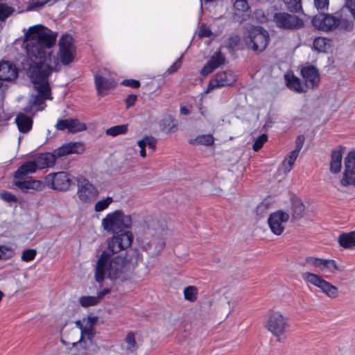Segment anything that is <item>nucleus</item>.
<instances>
[{
	"mask_svg": "<svg viewBox=\"0 0 355 355\" xmlns=\"http://www.w3.org/2000/svg\"><path fill=\"white\" fill-rule=\"evenodd\" d=\"M56 38V33L42 24L29 27L24 35L23 46L28 65L26 73L37 92L32 96V104L38 106L40 111L46 106V100L52 99L49 77L58 65L51 51Z\"/></svg>",
	"mask_w": 355,
	"mask_h": 355,
	"instance_id": "f257e3e1",
	"label": "nucleus"
},
{
	"mask_svg": "<svg viewBox=\"0 0 355 355\" xmlns=\"http://www.w3.org/2000/svg\"><path fill=\"white\" fill-rule=\"evenodd\" d=\"M133 240L130 231L115 233L107 243V248L102 252L94 266V278L102 283L107 277L111 280L126 279L128 263L125 258L113 255L130 247Z\"/></svg>",
	"mask_w": 355,
	"mask_h": 355,
	"instance_id": "f03ea898",
	"label": "nucleus"
},
{
	"mask_svg": "<svg viewBox=\"0 0 355 355\" xmlns=\"http://www.w3.org/2000/svg\"><path fill=\"white\" fill-rule=\"evenodd\" d=\"M168 230L154 218L147 219L137 237L139 247L152 256H158L164 250Z\"/></svg>",
	"mask_w": 355,
	"mask_h": 355,
	"instance_id": "7ed1b4c3",
	"label": "nucleus"
},
{
	"mask_svg": "<svg viewBox=\"0 0 355 355\" xmlns=\"http://www.w3.org/2000/svg\"><path fill=\"white\" fill-rule=\"evenodd\" d=\"M312 24L323 31L338 30L347 32L354 28L353 21L343 15V10L333 15L320 13L313 17Z\"/></svg>",
	"mask_w": 355,
	"mask_h": 355,
	"instance_id": "20e7f679",
	"label": "nucleus"
},
{
	"mask_svg": "<svg viewBox=\"0 0 355 355\" xmlns=\"http://www.w3.org/2000/svg\"><path fill=\"white\" fill-rule=\"evenodd\" d=\"M289 327L288 318L282 313L275 311H269L267 313L264 327L277 338V341L282 342L286 338Z\"/></svg>",
	"mask_w": 355,
	"mask_h": 355,
	"instance_id": "39448f33",
	"label": "nucleus"
},
{
	"mask_svg": "<svg viewBox=\"0 0 355 355\" xmlns=\"http://www.w3.org/2000/svg\"><path fill=\"white\" fill-rule=\"evenodd\" d=\"M132 225V218L129 215H125L121 210H115L107 214L102 219L101 226L104 230L116 233L125 231Z\"/></svg>",
	"mask_w": 355,
	"mask_h": 355,
	"instance_id": "423d86ee",
	"label": "nucleus"
},
{
	"mask_svg": "<svg viewBox=\"0 0 355 355\" xmlns=\"http://www.w3.org/2000/svg\"><path fill=\"white\" fill-rule=\"evenodd\" d=\"M245 38L248 47L255 52L264 51L269 42L268 31L261 26L251 27Z\"/></svg>",
	"mask_w": 355,
	"mask_h": 355,
	"instance_id": "0eeeda50",
	"label": "nucleus"
},
{
	"mask_svg": "<svg viewBox=\"0 0 355 355\" xmlns=\"http://www.w3.org/2000/svg\"><path fill=\"white\" fill-rule=\"evenodd\" d=\"M302 277L306 283L318 288L328 297L336 299L338 297V288L324 280L322 276L310 272H305L302 273Z\"/></svg>",
	"mask_w": 355,
	"mask_h": 355,
	"instance_id": "6e6552de",
	"label": "nucleus"
},
{
	"mask_svg": "<svg viewBox=\"0 0 355 355\" xmlns=\"http://www.w3.org/2000/svg\"><path fill=\"white\" fill-rule=\"evenodd\" d=\"M44 184L53 190L65 191L70 188L72 180L69 173L60 171L48 174L44 178Z\"/></svg>",
	"mask_w": 355,
	"mask_h": 355,
	"instance_id": "1a4fd4ad",
	"label": "nucleus"
},
{
	"mask_svg": "<svg viewBox=\"0 0 355 355\" xmlns=\"http://www.w3.org/2000/svg\"><path fill=\"white\" fill-rule=\"evenodd\" d=\"M273 21L278 28L285 30H296L304 26V21L302 19L285 12L275 13Z\"/></svg>",
	"mask_w": 355,
	"mask_h": 355,
	"instance_id": "9d476101",
	"label": "nucleus"
},
{
	"mask_svg": "<svg viewBox=\"0 0 355 355\" xmlns=\"http://www.w3.org/2000/svg\"><path fill=\"white\" fill-rule=\"evenodd\" d=\"M77 196L82 202H93L98 196L96 187L84 177L77 179Z\"/></svg>",
	"mask_w": 355,
	"mask_h": 355,
	"instance_id": "9b49d317",
	"label": "nucleus"
},
{
	"mask_svg": "<svg viewBox=\"0 0 355 355\" xmlns=\"http://www.w3.org/2000/svg\"><path fill=\"white\" fill-rule=\"evenodd\" d=\"M76 54V47L73 37L69 35H64L59 40V57L63 65L71 63Z\"/></svg>",
	"mask_w": 355,
	"mask_h": 355,
	"instance_id": "f8f14e48",
	"label": "nucleus"
},
{
	"mask_svg": "<svg viewBox=\"0 0 355 355\" xmlns=\"http://www.w3.org/2000/svg\"><path fill=\"white\" fill-rule=\"evenodd\" d=\"M288 219L289 214L282 210L271 213L268 218L270 230L274 234L280 236L284 232Z\"/></svg>",
	"mask_w": 355,
	"mask_h": 355,
	"instance_id": "ddd939ff",
	"label": "nucleus"
},
{
	"mask_svg": "<svg viewBox=\"0 0 355 355\" xmlns=\"http://www.w3.org/2000/svg\"><path fill=\"white\" fill-rule=\"evenodd\" d=\"M14 184L22 193H35L45 189V184L42 180L31 179H15Z\"/></svg>",
	"mask_w": 355,
	"mask_h": 355,
	"instance_id": "4468645a",
	"label": "nucleus"
},
{
	"mask_svg": "<svg viewBox=\"0 0 355 355\" xmlns=\"http://www.w3.org/2000/svg\"><path fill=\"white\" fill-rule=\"evenodd\" d=\"M98 321V318L96 316H89L84 319V324L80 321H77L76 325L80 329L81 338L79 340L80 344H82V340L84 338H87L90 342L92 341L96 332L94 330V325Z\"/></svg>",
	"mask_w": 355,
	"mask_h": 355,
	"instance_id": "2eb2a0df",
	"label": "nucleus"
},
{
	"mask_svg": "<svg viewBox=\"0 0 355 355\" xmlns=\"http://www.w3.org/2000/svg\"><path fill=\"white\" fill-rule=\"evenodd\" d=\"M94 78L98 96H105L116 87V83L112 78L105 77L99 73L94 74Z\"/></svg>",
	"mask_w": 355,
	"mask_h": 355,
	"instance_id": "dca6fc26",
	"label": "nucleus"
},
{
	"mask_svg": "<svg viewBox=\"0 0 355 355\" xmlns=\"http://www.w3.org/2000/svg\"><path fill=\"white\" fill-rule=\"evenodd\" d=\"M301 74L304 80V86L306 89H315L319 85L320 73L317 68L313 65L304 67L301 69Z\"/></svg>",
	"mask_w": 355,
	"mask_h": 355,
	"instance_id": "f3484780",
	"label": "nucleus"
},
{
	"mask_svg": "<svg viewBox=\"0 0 355 355\" xmlns=\"http://www.w3.org/2000/svg\"><path fill=\"white\" fill-rule=\"evenodd\" d=\"M234 81V76L231 71L218 72L210 80L207 89L209 91L215 88L231 85Z\"/></svg>",
	"mask_w": 355,
	"mask_h": 355,
	"instance_id": "a211bd4d",
	"label": "nucleus"
},
{
	"mask_svg": "<svg viewBox=\"0 0 355 355\" xmlns=\"http://www.w3.org/2000/svg\"><path fill=\"white\" fill-rule=\"evenodd\" d=\"M17 77L16 67L9 62H0V88L3 86V81H11Z\"/></svg>",
	"mask_w": 355,
	"mask_h": 355,
	"instance_id": "6ab92c4d",
	"label": "nucleus"
},
{
	"mask_svg": "<svg viewBox=\"0 0 355 355\" xmlns=\"http://www.w3.org/2000/svg\"><path fill=\"white\" fill-rule=\"evenodd\" d=\"M83 150L82 144L78 142H69L62 145L53 150L56 158L61 157L72 153H80Z\"/></svg>",
	"mask_w": 355,
	"mask_h": 355,
	"instance_id": "aec40b11",
	"label": "nucleus"
},
{
	"mask_svg": "<svg viewBox=\"0 0 355 355\" xmlns=\"http://www.w3.org/2000/svg\"><path fill=\"white\" fill-rule=\"evenodd\" d=\"M37 171V166L33 161H28L21 165L15 172L14 180L24 179L28 174Z\"/></svg>",
	"mask_w": 355,
	"mask_h": 355,
	"instance_id": "412c9836",
	"label": "nucleus"
},
{
	"mask_svg": "<svg viewBox=\"0 0 355 355\" xmlns=\"http://www.w3.org/2000/svg\"><path fill=\"white\" fill-rule=\"evenodd\" d=\"M15 123L19 131L21 133H28L33 127V119L24 113H19L15 118Z\"/></svg>",
	"mask_w": 355,
	"mask_h": 355,
	"instance_id": "4be33fe9",
	"label": "nucleus"
},
{
	"mask_svg": "<svg viewBox=\"0 0 355 355\" xmlns=\"http://www.w3.org/2000/svg\"><path fill=\"white\" fill-rule=\"evenodd\" d=\"M55 159L56 157L53 152L52 153H46L40 154L33 162L35 163L38 170L52 166L55 162Z\"/></svg>",
	"mask_w": 355,
	"mask_h": 355,
	"instance_id": "5701e85b",
	"label": "nucleus"
},
{
	"mask_svg": "<svg viewBox=\"0 0 355 355\" xmlns=\"http://www.w3.org/2000/svg\"><path fill=\"white\" fill-rule=\"evenodd\" d=\"M343 154L339 148L333 149L331 153V162L329 170L331 173L337 174L342 167Z\"/></svg>",
	"mask_w": 355,
	"mask_h": 355,
	"instance_id": "b1692460",
	"label": "nucleus"
},
{
	"mask_svg": "<svg viewBox=\"0 0 355 355\" xmlns=\"http://www.w3.org/2000/svg\"><path fill=\"white\" fill-rule=\"evenodd\" d=\"M286 83L287 87L297 93H304L307 92L304 84H302L299 78L294 75H286Z\"/></svg>",
	"mask_w": 355,
	"mask_h": 355,
	"instance_id": "393cba45",
	"label": "nucleus"
},
{
	"mask_svg": "<svg viewBox=\"0 0 355 355\" xmlns=\"http://www.w3.org/2000/svg\"><path fill=\"white\" fill-rule=\"evenodd\" d=\"M345 171L343 177L355 174V150L350 151L344 160Z\"/></svg>",
	"mask_w": 355,
	"mask_h": 355,
	"instance_id": "a878e982",
	"label": "nucleus"
},
{
	"mask_svg": "<svg viewBox=\"0 0 355 355\" xmlns=\"http://www.w3.org/2000/svg\"><path fill=\"white\" fill-rule=\"evenodd\" d=\"M340 246L346 249H355V232L343 233L338 237Z\"/></svg>",
	"mask_w": 355,
	"mask_h": 355,
	"instance_id": "bb28decb",
	"label": "nucleus"
},
{
	"mask_svg": "<svg viewBox=\"0 0 355 355\" xmlns=\"http://www.w3.org/2000/svg\"><path fill=\"white\" fill-rule=\"evenodd\" d=\"M51 0H28L26 3V7L19 10V12L40 11Z\"/></svg>",
	"mask_w": 355,
	"mask_h": 355,
	"instance_id": "cd10ccee",
	"label": "nucleus"
},
{
	"mask_svg": "<svg viewBox=\"0 0 355 355\" xmlns=\"http://www.w3.org/2000/svg\"><path fill=\"white\" fill-rule=\"evenodd\" d=\"M136 334L130 331L125 336L124 343L125 344V351L128 354H133L137 352L139 347V345L136 340Z\"/></svg>",
	"mask_w": 355,
	"mask_h": 355,
	"instance_id": "c85d7f7f",
	"label": "nucleus"
},
{
	"mask_svg": "<svg viewBox=\"0 0 355 355\" xmlns=\"http://www.w3.org/2000/svg\"><path fill=\"white\" fill-rule=\"evenodd\" d=\"M299 154L294 151H291L282 162V168L283 172L286 174L292 169Z\"/></svg>",
	"mask_w": 355,
	"mask_h": 355,
	"instance_id": "c756f323",
	"label": "nucleus"
},
{
	"mask_svg": "<svg viewBox=\"0 0 355 355\" xmlns=\"http://www.w3.org/2000/svg\"><path fill=\"white\" fill-rule=\"evenodd\" d=\"M214 143V138L210 134L198 135L195 139L189 140V144L192 145H204L209 146L213 145Z\"/></svg>",
	"mask_w": 355,
	"mask_h": 355,
	"instance_id": "7c9ffc66",
	"label": "nucleus"
},
{
	"mask_svg": "<svg viewBox=\"0 0 355 355\" xmlns=\"http://www.w3.org/2000/svg\"><path fill=\"white\" fill-rule=\"evenodd\" d=\"M319 270L324 272L333 274L339 269L336 261L333 259H322Z\"/></svg>",
	"mask_w": 355,
	"mask_h": 355,
	"instance_id": "2f4dec72",
	"label": "nucleus"
},
{
	"mask_svg": "<svg viewBox=\"0 0 355 355\" xmlns=\"http://www.w3.org/2000/svg\"><path fill=\"white\" fill-rule=\"evenodd\" d=\"M128 124L115 125L107 129L105 133L107 135L116 137L120 135L125 134L128 131Z\"/></svg>",
	"mask_w": 355,
	"mask_h": 355,
	"instance_id": "473e14b6",
	"label": "nucleus"
},
{
	"mask_svg": "<svg viewBox=\"0 0 355 355\" xmlns=\"http://www.w3.org/2000/svg\"><path fill=\"white\" fill-rule=\"evenodd\" d=\"M304 211V205L300 201H294L292 203V216L295 220L302 218Z\"/></svg>",
	"mask_w": 355,
	"mask_h": 355,
	"instance_id": "72a5a7b5",
	"label": "nucleus"
},
{
	"mask_svg": "<svg viewBox=\"0 0 355 355\" xmlns=\"http://www.w3.org/2000/svg\"><path fill=\"white\" fill-rule=\"evenodd\" d=\"M69 122L70 132L83 131L87 128V126L85 123L80 122L79 120L76 119L69 118Z\"/></svg>",
	"mask_w": 355,
	"mask_h": 355,
	"instance_id": "f704fd0d",
	"label": "nucleus"
},
{
	"mask_svg": "<svg viewBox=\"0 0 355 355\" xmlns=\"http://www.w3.org/2000/svg\"><path fill=\"white\" fill-rule=\"evenodd\" d=\"M112 202L113 198L112 197H107L103 200H98L94 205L95 211L101 212L107 209Z\"/></svg>",
	"mask_w": 355,
	"mask_h": 355,
	"instance_id": "c9c22d12",
	"label": "nucleus"
},
{
	"mask_svg": "<svg viewBox=\"0 0 355 355\" xmlns=\"http://www.w3.org/2000/svg\"><path fill=\"white\" fill-rule=\"evenodd\" d=\"M198 289L193 286H187L184 290V296L187 300L194 302L197 298Z\"/></svg>",
	"mask_w": 355,
	"mask_h": 355,
	"instance_id": "e433bc0d",
	"label": "nucleus"
},
{
	"mask_svg": "<svg viewBox=\"0 0 355 355\" xmlns=\"http://www.w3.org/2000/svg\"><path fill=\"white\" fill-rule=\"evenodd\" d=\"M79 302L83 307L95 306L99 302L96 296H82L80 297Z\"/></svg>",
	"mask_w": 355,
	"mask_h": 355,
	"instance_id": "4c0bfd02",
	"label": "nucleus"
},
{
	"mask_svg": "<svg viewBox=\"0 0 355 355\" xmlns=\"http://www.w3.org/2000/svg\"><path fill=\"white\" fill-rule=\"evenodd\" d=\"M287 9L292 12L302 10L301 0H284Z\"/></svg>",
	"mask_w": 355,
	"mask_h": 355,
	"instance_id": "58836bf2",
	"label": "nucleus"
},
{
	"mask_svg": "<svg viewBox=\"0 0 355 355\" xmlns=\"http://www.w3.org/2000/svg\"><path fill=\"white\" fill-rule=\"evenodd\" d=\"M328 41L324 37H316L313 41V48L319 52H324L326 51Z\"/></svg>",
	"mask_w": 355,
	"mask_h": 355,
	"instance_id": "ea45409f",
	"label": "nucleus"
},
{
	"mask_svg": "<svg viewBox=\"0 0 355 355\" xmlns=\"http://www.w3.org/2000/svg\"><path fill=\"white\" fill-rule=\"evenodd\" d=\"M209 62L214 66V68L216 69L225 62V57L220 51H218L211 56Z\"/></svg>",
	"mask_w": 355,
	"mask_h": 355,
	"instance_id": "a19ab883",
	"label": "nucleus"
},
{
	"mask_svg": "<svg viewBox=\"0 0 355 355\" xmlns=\"http://www.w3.org/2000/svg\"><path fill=\"white\" fill-rule=\"evenodd\" d=\"M15 9L5 3H0V21H4L11 15Z\"/></svg>",
	"mask_w": 355,
	"mask_h": 355,
	"instance_id": "79ce46f5",
	"label": "nucleus"
},
{
	"mask_svg": "<svg viewBox=\"0 0 355 355\" xmlns=\"http://www.w3.org/2000/svg\"><path fill=\"white\" fill-rule=\"evenodd\" d=\"M322 259L315 257H307L304 259V265L313 268L320 269Z\"/></svg>",
	"mask_w": 355,
	"mask_h": 355,
	"instance_id": "37998d69",
	"label": "nucleus"
},
{
	"mask_svg": "<svg viewBox=\"0 0 355 355\" xmlns=\"http://www.w3.org/2000/svg\"><path fill=\"white\" fill-rule=\"evenodd\" d=\"M37 254V252L34 249L25 250L21 254V260L25 262L33 261Z\"/></svg>",
	"mask_w": 355,
	"mask_h": 355,
	"instance_id": "c03bdc74",
	"label": "nucleus"
},
{
	"mask_svg": "<svg viewBox=\"0 0 355 355\" xmlns=\"http://www.w3.org/2000/svg\"><path fill=\"white\" fill-rule=\"evenodd\" d=\"M268 139V137L266 134H262L261 135L254 141V144H253V150L254 151H258L259 150L263 145L266 143V141H267Z\"/></svg>",
	"mask_w": 355,
	"mask_h": 355,
	"instance_id": "a18cd8bd",
	"label": "nucleus"
},
{
	"mask_svg": "<svg viewBox=\"0 0 355 355\" xmlns=\"http://www.w3.org/2000/svg\"><path fill=\"white\" fill-rule=\"evenodd\" d=\"M0 198L2 200L8 203H17V198L10 192L4 191L0 193Z\"/></svg>",
	"mask_w": 355,
	"mask_h": 355,
	"instance_id": "49530a36",
	"label": "nucleus"
},
{
	"mask_svg": "<svg viewBox=\"0 0 355 355\" xmlns=\"http://www.w3.org/2000/svg\"><path fill=\"white\" fill-rule=\"evenodd\" d=\"M234 6L236 10L243 12H248L249 9L248 3L246 0H236Z\"/></svg>",
	"mask_w": 355,
	"mask_h": 355,
	"instance_id": "de8ad7c7",
	"label": "nucleus"
},
{
	"mask_svg": "<svg viewBox=\"0 0 355 355\" xmlns=\"http://www.w3.org/2000/svg\"><path fill=\"white\" fill-rule=\"evenodd\" d=\"M240 42V37L237 35H231L227 42V48L230 51H234V49L238 46L239 43Z\"/></svg>",
	"mask_w": 355,
	"mask_h": 355,
	"instance_id": "09e8293b",
	"label": "nucleus"
},
{
	"mask_svg": "<svg viewBox=\"0 0 355 355\" xmlns=\"http://www.w3.org/2000/svg\"><path fill=\"white\" fill-rule=\"evenodd\" d=\"M139 141H143L144 144H145V147L148 146L153 150H155L157 141L153 137L146 136L144 137L141 140H139Z\"/></svg>",
	"mask_w": 355,
	"mask_h": 355,
	"instance_id": "8fccbe9b",
	"label": "nucleus"
},
{
	"mask_svg": "<svg viewBox=\"0 0 355 355\" xmlns=\"http://www.w3.org/2000/svg\"><path fill=\"white\" fill-rule=\"evenodd\" d=\"M55 128L58 130L63 131V130H67L69 132V119H58L55 124Z\"/></svg>",
	"mask_w": 355,
	"mask_h": 355,
	"instance_id": "3c124183",
	"label": "nucleus"
},
{
	"mask_svg": "<svg viewBox=\"0 0 355 355\" xmlns=\"http://www.w3.org/2000/svg\"><path fill=\"white\" fill-rule=\"evenodd\" d=\"M212 35V32L209 27L205 24L201 25L198 31V36L200 37H208Z\"/></svg>",
	"mask_w": 355,
	"mask_h": 355,
	"instance_id": "603ef678",
	"label": "nucleus"
},
{
	"mask_svg": "<svg viewBox=\"0 0 355 355\" xmlns=\"http://www.w3.org/2000/svg\"><path fill=\"white\" fill-rule=\"evenodd\" d=\"M121 85L134 89L139 88L141 85L140 82L135 79H125L121 82Z\"/></svg>",
	"mask_w": 355,
	"mask_h": 355,
	"instance_id": "864d4df0",
	"label": "nucleus"
},
{
	"mask_svg": "<svg viewBox=\"0 0 355 355\" xmlns=\"http://www.w3.org/2000/svg\"><path fill=\"white\" fill-rule=\"evenodd\" d=\"M137 100V96L136 94H129L125 99V107L127 109L133 106Z\"/></svg>",
	"mask_w": 355,
	"mask_h": 355,
	"instance_id": "5fc2aeb1",
	"label": "nucleus"
},
{
	"mask_svg": "<svg viewBox=\"0 0 355 355\" xmlns=\"http://www.w3.org/2000/svg\"><path fill=\"white\" fill-rule=\"evenodd\" d=\"M314 5L318 10L327 9L329 0H314Z\"/></svg>",
	"mask_w": 355,
	"mask_h": 355,
	"instance_id": "6e6d98bb",
	"label": "nucleus"
},
{
	"mask_svg": "<svg viewBox=\"0 0 355 355\" xmlns=\"http://www.w3.org/2000/svg\"><path fill=\"white\" fill-rule=\"evenodd\" d=\"M340 183L343 187H347L349 185L355 186V176L352 177V175H345V177H343Z\"/></svg>",
	"mask_w": 355,
	"mask_h": 355,
	"instance_id": "4d7b16f0",
	"label": "nucleus"
},
{
	"mask_svg": "<svg viewBox=\"0 0 355 355\" xmlns=\"http://www.w3.org/2000/svg\"><path fill=\"white\" fill-rule=\"evenodd\" d=\"M304 142V137L303 135L297 136V137L296 138V140H295V148L293 151L296 152L297 153L299 154L300 151L301 150V149L303 146Z\"/></svg>",
	"mask_w": 355,
	"mask_h": 355,
	"instance_id": "13d9d810",
	"label": "nucleus"
},
{
	"mask_svg": "<svg viewBox=\"0 0 355 355\" xmlns=\"http://www.w3.org/2000/svg\"><path fill=\"white\" fill-rule=\"evenodd\" d=\"M182 64V56L179 58L166 71L168 73H173L177 71Z\"/></svg>",
	"mask_w": 355,
	"mask_h": 355,
	"instance_id": "bf43d9fd",
	"label": "nucleus"
},
{
	"mask_svg": "<svg viewBox=\"0 0 355 355\" xmlns=\"http://www.w3.org/2000/svg\"><path fill=\"white\" fill-rule=\"evenodd\" d=\"M216 68H214V66L208 62L205 66L202 68L200 71V73L202 76H207L211 73Z\"/></svg>",
	"mask_w": 355,
	"mask_h": 355,
	"instance_id": "052dcab7",
	"label": "nucleus"
},
{
	"mask_svg": "<svg viewBox=\"0 0 355 355\" xmlns=\"http://www.w3.org/2000/svg\"><path fill=\"white\" fill-rule=\"evenodd\" d=\"M164 124L166 123H168V125L169 126L167 132H170L173 128H174L176 126V124L174 122V120L171 116H168L166 119H164Z\"/></svg>",
	"mask_w": 355,
	"mask_h": 355,
	"instance_id": "680f3d73",
	"label": "nucleus"
},
{
	"mask_svg": "<svg viewBox=\"0 0 355 355\" xmlns=\"http://www.w3.org/2000/svg\"><path fill=\"white\" fill-rule=\"evenodd\" d=\"M345 5L355 19V0H347Z\"/></svg>",
	"mask_w": 355,
	"mask_h": 355,
	"instance_id": "e2e57ef3",
	"label": "nucleus"
},
{
	"mask_svg": "<svg viewBox=\"0 0 355 355\" xmlns=\"http://www.w3.org/2000/svg\"><path fill=\"white\" fill-rule=\"evenodd\" d=\"M10 249L8 247L5 245H0V259H8V257L6 256V251H9Z\"/></svg>",
	"mask_w": 355,
	"mask_h": 355,
	"instance_id": "0e129e2a",
	"label": "nucleus"
},
{
	"mask_svg": "<svg viewBox=\"0 0 355 355\" xmlns=\"http://www.w3.org/2000/svg\"><path fill=\"white\" fill-rule=\"evenodd\" d=\"M137 144L139 147L141 148L139 153L140 156L142 157H145L146 156L145 144H144L143 141H138Z\"/></svg>",
	"mask_w": 355,
	"mask_h": 355,
	"instance_id": "69168bd1",
	"label": "nucleus"
},
{
	"mask_svg": "<svg viewBox=\"0 0 355 355\" xmlns=\"http://www.w3.org/2000/svg\"><path fill=\"white\" fill-rule=\"evenodd\" d=\"M110 293V288H104L103 290H102L101 291H100L98 293V295L96 296V297H98V302L100 301L101 299H102L105 295L108 294Z\"/></svg>",
	"mask_w": 355,
	"mask_h": 355,
	"instance_id": "338daca9",
	"label": "nucleus"
},
{
	"mask_svg": "<svg viewBox=\"0 0 355 355\" xmlns=\"http://www.w3.org/2000/svg\"><path fill=\"white\" fill-rule=\"evenodd\" d=\"M180 113L183 115H187L189 114V110L186 106H181L180 107Z\"/></svg>",
	"mask_w": 355,
	"mask_h": 355,
	"instance_id": "774afa93",
	"label": "nucleus"
}]
</instances>
